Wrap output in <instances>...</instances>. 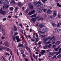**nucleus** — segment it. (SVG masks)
Instances as JSON below:
<instances>
[{"label":"nucleus","mask_w":61,"mask_h":61,"mask_svg":"<svg viewBox=\"0 0 61 61\" xmlns=\"http://www.w3.org/2000/svg\"><path fill=\"white\" fill-rule=\"evenodd\" d=\"M55 30L56 31H57L59 32V33H60V32H61V29H59V30L58 29H55Z\"/></svg>","instance_id":"13"},{"label":"nucleus","mask_w":61,"mask_h":61,"mask_svg":"<svg viewBox=\"0 0 61 61\" xmlns=\"http://www.w3.org/2000/svg\"><path fill=\"white\" fill-rule=\"evenodd\" d=\"M14 49L15 51H16V48H14Z\"/></svg>","instance_id":"64"},{"label":"nucleus","mask_w":61,"mask_h":61,"mask_svg":"<svg viewBox=\"0 0 61 61\" xmlns=\"http://www.w3.org/2000/svg\"><path fill=\"white\" fill-rule=\"evenodd\" d=\"M13 40L15 42V37H13Z\"/></svg>","instance_id":"50"},{"label":"nucleus","mask_w":61,"mask_h":61,"mask_svg":"<svg viewBox=\"0 0 61 61\" xmlns=\"http://www.w3.org/2000/svg\"><path fill=\"white\" fill-rule=\"evenodd\" d=\"M14 10V8L12 7H11L10 8V10L12 11V10Z\"/></svg>","instance_id":"36"},{"label":"nucleus","mask_w":61,"mask_h":61,"mask_svg":"<svg viewBox=\"0 0 61 61\" xmlns=\"http://www.w3.org/2000/svg\"><path fill=\"white\" fill-rule=\"evenodd\" d=\"M59 48H60V46H59L57 48L54 49V50L56 52H57V51H58V49Z\"/></svg>","instance_id":"6"},{"label":"nucleus","mask_w":61,"mask_h":61,"mask_svg":"<svg viewBox=\"0 0 61 61\" xmlns=\"http://www.w3.org/2000/svg\"><path fill=\"white\" fill-rule=\"evenodd\" d=\"M57 26H58V27H60V26L59 25V23L58 24Z\"/></svg>","instance_id":"62"},{"label":"nucleus","mask_w":61,"mask_h":61,"mask_svg":"<svg viewBox=\"0 0 61 61\" xmlns=\"http://www.w3.org/2000/svg\"><path fill=\"white\" fill-rule=\"evenodd\" d=\"M38 44L39 45H41V41H39L38 43Z\"/></svg>","instance_id":"47"},{"label":"nucleus","mask_w":61,"mask_h":61,"mask_svg":"<svg viewBox=\"0 0 61 61\" xmlns=\"http://www.w3.org/2000/svg\"><path fill=\"white\" fill-rule=\"evenodd\" d=\"M25 48L27 50H28V49L30 48H28V47H27V46H25Z\"/></svg>","instance_id":"42"},{"label":"nucleus","mask_w":61,"mask_h":61,"mask_svg":"<svg viewBox=\"0 0 61 61\" xmlns=\"http://www.w3.org/2000/svg\"><path fill=\"white\" fill-rule=\"evenodd\" d=\"M2 56L4 60V61H5V59L4 58V56Z\"/></svg>","instance_id":"51"},{"label":"nucleus","mask_w":61,"mask_h":61,"mask_svg":"<svg viewBox=\"0 0 61 61\" xmlns=\"http://www.w3.org/2000/svg\"><path fill=\"white\" fill-rule=\"evenodd\" d=\"M4 49V48L2 46H0V51H2L3 49Z\"/></svg>","instance_id":"23"},{"label":"nucleus","mask_w":61,"mask_h":61,"mask_svg":"<svg viewBox=\"0 0 61 61\" xmlns=\"http://www.w3.org/2000/svg\"><path fill=\"white\" fill-rule=\"evenodd\" d=\"M41 51V53L43 55L45 53H46V51L44 50H42Z\"/></svg>","instance_id":"9"},{"label":"nucleus","mask_w":61,"mask_h":61,"mask_svg":"<svg viewBox=\"0 0 61 61\" xmlns=\"http://www.w3.org/2000/svg\"><path fill=\"white\" fill-rule=\"evenodd\" d=\"M58 58H60V57H61V54H59L57 56Z\"/></svg>","instance_id":"35"},{"label":"nucleus","mask_w":61,"mask_h":61,"mask_svg":"<svg viewBox=\"0 0 61 61\" xmlns=\"http://www.w3.org/2000/svg\"><path fill=\"white\" fill-rule=\"evenodd\" d=\"M18 5L19 6H21L22 4L20 2H19L18 3Z\"/></svg>","instance_id":"29"},{"label":"nucleus","mask_w":61,"mask_h":61,"mask_svg":"<svg viewBox=\"0 0 61 61\" xmlns=\"http://www.w3.org/2000/svg\"><path fill=\"white\" fill-rule=\"evenodd\" d=\"M15 38L18 40L19 38V37L18 36H16L15 37Z\"/></svg>","instance_id":"41"},{"label":"nucleus","mask_w":61,"mask_h":61,"mask_svg":"<svg viewBox=\"0 0 61 61\" xmlns=\"http://www.w3.org/2000/svg\"><path fill=\"white\" fill-rule=\"evenodd\" d=\"M43 47V48L44 49H46V48H47L48 47V45H46L44 46Z\"/></svg>","instance_id":"12"},{"label":"nucleus","mask_w":61,"mask_h":61,"mask_svg":"<svg viewBox=\"0 0 61 61\" xmlns=\"http://www.w3.org/2000/svg\"><path fill=\"white\" fill-rule=\"evenodd\" d=\"M33 7H34L33 6L31 5H30L29 6V7L30 10H32V9H34Z\"/></svg>","instance_id":"4"},{"label":"nucleus","mask_w":61,"mask_h":61,"mask_svg":"<svg viewBox=\"0 0 61 61\" xmlns=\"http://www.w3.org/2000/svg\"><path fill=\"white\" fill-rule=\"evenodd\" d=\"M44 20V18L42 17H40L39 16V18L38 20V21H39V20Z\"/></svg>","instance_id":"24"},{"label":"nucleus","mask_w":61,"mask_h":61,"mask_svg":"<svg viewBox=\"0 0 61 61\" xmlns=\"http://www.w3.org/2000/svg\"><path fill=\"white\" fill-rule=\"evenodd\" d=\"M51 44H50L48 46V48H50L51 47Z\"/></svg>","instance_id":"45"},{"label":"nucleus","mask_w":61,"mask_h":61,"mask_svg":"<svg viewBox=\"0 0 61 61\" xmlns=\"http://www.w3.org/2000/svg\"><path fill=\"white\" fill-rule=\"evenodd\" d=\"M37 2V3H38V4H40V5H41V6H42V5H42V3L41 2Z\"/></svg>","instance_id":"31"},{"label":"nucleus","mask_w":61,"mask_h":61,"mask_svg":"<svg viewBox=\"0 0 61 61\" xmlns=\"http://www.w3.org/2000/svg\"><path fill=\"white\" fill-rule=\"evenodd\" d=\"M21 51V54H24V51H23V50H21L20 51Z\"/></svg>","instance_id":"33"},{"label":"nucleus","mask_w":61,"mask_h":61,"mask_svg":"<svg viewBox=\"0 0 61 61\" xmlns=\"http://www.w3.org/2000/svg\"><path fill=\"white\" fill-rule=\"evenodd\" d=\"M10 4H15V1L14 0H12L10 2Z\"/></svg>","instance_id":"18"},{"label":"nucleus","mask_w":61,"mask_h":61,"mask_svg":"<svg viewBox=\"0 0 61 61\" xmlns=\"http://www.w3.org/2000/svg\"><path fill=\"white\" fill-rule=\"evenodd\" d=\"M19 25H20V26H21V27L22 28H23V27L22 26V24H20Z\"/></svg>","instance_id":"52"},{"label":"nucleus","mask_w":61,"mask_h":61,"mask_svg":"<svg viewBox=\"0 0 61 61\" xmlns=\"http://www.w3.org/2000/svg\"><path fill=\"white\" fill-rule=\"evenodd\" d=\"M60 41H57L55 43V45H58L60 44Z\"/></svg>","instance_id":"16"},{"label":"nucleus","mask_w":61,"mask_h":61,"mask_svg":"<svg viewBox=\"0 0 61 61\" xmlns=\"http://www.w3.org/2000/svg\"><path fill=\"white\" fill-rule=\"evenodd\" d=\"M38 60H39V61H41V60H44V59H40V58H39L38 59Z\"/></svg>","instance_id":"44"},{"label":"nucleus","mask_w":61,"mask_h":61,"mask_svg":"<svg viewBox=\"0 0 61 61\" xmlns=\"http://www.w3.org/2000/svg\"><path fill=\"white\" fill-rule=\"evenodd\" d=\"M30 57L31 58L32 61H33V57H32V56L31 55H30Z\"/></svg>","instance_id":"43"},{"label":"nucleus","mask_w":61,"mask_h":61,"mask_svg":"<svg viewBox=\"0 0 61 61\" xmlns=\"http://www.w3.org/2000/svg\"><path fill=\"white\" fill-rule=\"evenodd\" d=\"M5 5L3 6V8L4 9H7L9 7V5H7V2H5L4 3Z\"/></svg>","instance_id":"1"},{"label":"nucleus","mask_w":61,"mask_h":61,"mask_svg":"<svg viewBox=\"0 0 61 61\" xmlns=\"http://www.w3.org/2000/svg\"><path fill=\"white\" fill-rule=\"evenodd\" d=\"M57 5L59 7H61V5H59V4L58 3H57Z\"/></svg>","instance_id":"34"},{"label":"nucleus","mask_w":61,"mask_h":61,"mask_svg":"<svg viewBox=\"0 0 61 61\" xmlns=\"http://www.w3.org/2000/svg\"><path fill=\"white\" fill-rule=\"evenodd\" d=\"M34 57L35 58V59H37V57H38V56H36V57L35 56Z\"/></svg>","instance_id":"49"},{"label":"nucleus","mask_w":61,"mask_h":61,"mask_svg":"<svg viewBox=\"0 0 61 61\" xmlns=\"http://www.w3.org/2000/svg\"><path fill=\"white\" fill-rule=\"evenodd\" d=\"M44 40L43 42L44 43V44H46V41L45 40Z\"/></svg>","instance_id":"46"},{"label":"nucleus","mask_w":61,"mask_h":61,"mask_svg":"<svg viewBox=\"0 0 61 61\" xmlns=\"http://www.w3.org/2000/svg\"><path fill=\"white\" fill-rule=\"evenodd\" d=\"M21 41V40L19 39H18L17 40V42H20Z\"/></svg>","instance_id":"39"},{"label":"nucleus","mask_w":61,"mask_h":61,"mask_svg":"<svg viewBox=\"0 0 61 61\" xmlns=\"http://www.w3.org/2000/svg\"><path fill=\"white\" fill-rule=\"evenodd\" d=\"M4 49H5V50H6V51H10V49L6 47L4 48Z\"/></svg>","instance_id":"11"},{"label":"nucleus","mask_w":61,"mask_h":61,"mask_svg":"<svg viewBox=\"0 0 61 61\" xmlns=\"http://www.w3.org/2000/svg\"><path fill=\"white\" fill-rule=\"evenodd\" d=\"M18 9V7H16V8L15 10V12H17V11Z\"/></svg>","instance_id":"37"},{"label":"nucleus","mask_w":61,"mask_h":61,"mask_svg":"<svg viewBox=\"0 0 61 61\" xmlns=\"http://www.w3.org/2000/svg\"><path fill=\"white\" fill-rule=\"evenodd\" d=\"M4 44H5V45L7 47L9 46V45H8V42L6 41L4 43Z\"/></svg>","instance_id":"7"},{"label":"nucleus","mask_w":61,"mask_h":61,"mask_svg":"<svg viewBox=\"0 0 61 61\" xmlns=\"http://www.w3.org/2000/svg\"><path fill=\"white\" fill-rule=\"evenodd\" d=\"M32 41H33V42H34L35 41V40H33L32 39H31Z\"/></svg>","instance_id":"60"},{"label":"nucleus","mask_w":61,"mask_h":61,"mask_svg":"<svg viewBox=\"0 0 61 61\" xmlns=\"http://www.w3.org/2000/svg\"><path fill=\"white\" fill-rule=\"evenodd\" d=\"M21 32L22 34H24V32H23V30H21Z\"/></svg>","instance_id":"53"},{"label":"nucleus","mask_w":61,"mask_h":61,"mask_svg":"<svg viewBox=\"0 0 61 61\" xmlns=\"http://www.w3.org/2000/svg\"><path fill=\"white\" fill-rule=\"evenodd\" d=\"M46 0H42V2H43V3H45V2H46Z\"/></svg>","instance_id":"56"},{"label":"nucleus","mask_w":61,"mask_h":61,"mask_svg":"<svg viewBox=\"0 0 61 61\" xmlns=\"http://www.w3.org/2000/svg\"><path fill=\"white\" fill-rule=\"evenodd\" d=\"M37 15L36 14H34L31 16L30 17H32V18L35 17H36V16Z\"/></svg>","instance_id":"20"},{"label":"nucleus","mask_w":61,"mask_h":61,"mask_svg":"<svg viewBox=\"0 0 61 61\" xmlns=\"http://www.w3.org/2000/svg\"><path fill=\"white\" fill-rule=\"evenodd\" d=\"M41 36L43 37H45L46 36H45V35H41Z\"/></svg>","instance_id":"57"},{"label":"nucleus","mask_w":61,"mask_h":61,"mask_svg":"<svg viewBox=\"0 0 61 61\" xmlns=\"http://www.w3.org/2000/svg\"><path fill=\"white\" fill-rule=\"evenodd\" d=\"M14 31H17V28L16 27L15 25H14Z\"/></svg>","instance_id":"21"},{"label":"nucleus","mask_w":61,"mask_h":61,"mask_svg":"<svg viewBox=\"0 0 61 61\" xmlns=\"http://www.w3.org/2000/svg\"><path fill=\"white\" fill-rule=\"evenodd\" d=\"M22 56L23 57H25V56H26V55H25V54H23Z\"/></svg>","instance_id":"40"},{"label":"nucleus","mask_w":61,"mask_h":61,"mask_svg":"<svg viewBox=\"0 0 61 61\" xmlns=\"http://www.w3.org/2000/svg\"><path fill=\"white\" fill-rule=\"evenodd\" d=\"M2 8H1L0 10V14H2V15H5V12L3 10H2Z\"/></svg>","instance_id":"2"},{"label":"nucleus","mask_w":61,"mask_h":61,"mask_svg":"<svg viewBox=\"0 0 61 61\" xmlns=\"http://www.w3.org/2000/svg\"><path fill=\"white\" fill-rule=\"evenodd\" d=\"M31 13H32V14H34L36 13V11H35V10H34L31 11Z\"/></svg>","instance_id":"26"},{"label":"nucleus","mask_w":61,"mask_h":61,"mask_svg":"<svg viewBox=\"0 0 61 61\" xmlns=\"http://www.w3.org/2000/svg\"><path fill=\"white\" fill-rule=\"evenodd\" d=\"M52 25L53 26H55V27H56L57 25V24H55V23L52 24Z\"/></svg>","instance_id":"22"},{"label":"nucleus","mask_w":61,"mask_h":61,"mask_svg":"<svg viewBox=\"0 0 61 61\" xmlns=\"http://www.w3.org/2000/svg\"><path fill=\"white\" fill-rule=\"evenodd\" d=\"M52 47L53 48H56V45H52Z\"/></svg>","instance_id":"30"},{"label":"nucleus","mask_w":61,"mask_h":61,"mask_svg":"<svg viewBox=\"0 0 61 61\" xmlns=\"http://www.w3.org/2000/svg\"><path fill=\"white\" fill-rule=\"evenodd\" d=\"M37 11L39 13H40L42 11V10L41 9L39 8L38 9Z\"/></svg>","instance_id":"14"},{"label":"nucleus","mask_w":61,"mask_h":61,"mask_svg":"<svg viewBox=\"0 0 61 61\" xmlns=\"http://www.w3.org/2000/svg\"><path fill=\"white\" fill-rule=\"evenodd\" d=\"M55 55V54H54V52L52 53H51V55L52 56H53Z\"/></svg>","instance_id":"61"},{"label":"nucleus","mask_w":61,"mask_h":61,"mask_svg":"<svg viewBox=\"0 0 61 61\" xmlns=\"http://www.w3.org/2000/svg\"><path fill=\"white\" fill-rule=\"evenodd\" d=\"M61 53L60 52H58L57 53H56V55H58L59 54H60Z\"/></svg>","instance_id":"48"},{"label":"nucleus","mask_w":61,"mask_h":61,"mask_svg":"<svg viewBox=\"0 0 61 61\" xmlns=\"http://www.w3.org/2000/svg\"><path fill=\"white\" fill-rule=\"evenodd\" d=\"M34 18L36 20V19H39V16H38V17H36L35 18Z\"/></svg>","instance_id":"32"},{"label":"nucleus","mask_w":61,"mask_h":61,"mask_svg":"<svg viewBox=\"0 0 61 61\" xmlns=\"http://www.w3.org/2000/svg\"><path fill=\"white\" fill-rule=\"evenodd\" d=\"M53 16L55 17L56 15V11H53Z\"/></svg>","instance_id":"8"},{"label":"nucleus","mask_w":61,"mask_h":61,"mask_svg":"<svg viewBox=\"0 0 61 61\" xmlns=\"http://www.w3.org/2000/svg\"><path fill=\"white\" fill-rule=\"evenodd\" d=\"M34 5L35 6H37V7H38L39 6H40V5L38 3H37L36 2L34 3Z\"/></svg>","instance_id":"3"},{"label":"nucleus","mask_w":61,"mask_h":61,"mask_svg":"<svg viewBox=\"0 0 61 61\" xmlns=\"http://www.w3.org/2000/svg\"><path fill=\"white\" fill-rule=\"evenodd\" d=\"M31 20L33 22H36V20L35 19V18H33L31 19Z\"/></svg>","instance_id":"25"},{"label":"nucleus","mask_w":61,"mask_h":61,"mask_svg":"<svg viewBox=\"0 0 61 61\" xmlns=\"http://www.w3.org/2000/svg\"><path fill=\"white\" fill-rule=\"evenodd\" d=\"M50 38H51V37H48L47 38H45V39H43V40H45L46 41L49 40L50 39Z\"/></svg>","instance_id":"10"},{"label":"nucleus","mask_w":61,"mask_h":61,"mask_svg":"<svg viewBox=\"0 0 61 61\" xmlns=\"http://www.w3.org/2000/svg\"><path fill=\"white\" fill-rule=\"evenodd\" d=\"M32 14L31 13V12H30L28 14V15H31Z\"/></svg>","instance_id":"38"},{"label":"nucleus","mask_w":61,"mask_h":61,"mask_svg":"<svg viewBox=\"0 0 61 61\" xmlns=\"http://www.w3.org/2000/svg\"><path fill=\"white\" fill-rule=\"evenodd\" d=\"M56 38H54L52 40V41H53L52 44H55V40H56Z\"/></svg>","instance_id":"15"},{"label":"nucleus","mask_w":61,"mask_h":61,"mask_svg":"<svg viewBox=\"0 0 61 61\" xmlns=\"http://www.w3.org/2000/svg\"><path fill=\"white\" fill-rule=\"evenodd\" d=\"M43 30L44 32H47V29L46 28H44L42 29Z\"/></svg>","instance_id":"17"},{"label":"nucleus","mask_w":61,"mask_h":61,"mask_svg":"<svg viewBox=\"0 0 61 61\" xmlns=\"http://www.w3.org/2000/svg\"><path fill=\"white\" fill-rule=\"evenodd\" d=\"M61 52V48H60L59 49V52Z\"/></svg>","instance_id":"55"},{"label":"nucleus","mask_w":61,"mask_h":61,"mask_svg":"<svg viewBox=\"0 0 61 61\" xmlns=\"http://www.w3.org/2000/svg\"><path fill=\"white\" fill-rule=\"evenodd\" d=\"M58 17L59 18H60L61 17V15H58Z\"/></svg>","instance_id":"58"},{"label":"nucleus","mask_w":61,"mask_h":61,"mask_svg":"<svg viewBox=\"0 0 61 61\" xmlns=\"http://www.w3.org/2000/svg\"><path fill=\"white\" fill-rule=\"evenodd\" d=\"M44 17H47V16H46V14H44Z\"/></svg>","instance_id":"54"},{"label":"nucleus","mask_w":61,"mask_h":61,"mask_svg":"<svg viewBox=\"0 0 61 61\" xmlns=\"http://www.w3.org/2000/svg\"><path fill=\"white\" fill-rule=\"evenodd\" d=\"M39 26L40 28H42L44 27V24H41L39 25Z\"/></svg>","instance_id":"19"},{"label":"nucleus","mask_w":61,"mask_h":61,"mask_svg":"<svg viewBox=\"0 0 61 61\" xmlns=\"http://www.w3.org/2000/svg\"><path fill=\"white\" fill-rule=\"evenodd\" d=\"M18 46L19 47H22L23 46V44H19L18 45Z\"/></svg>","instance_id":"27"},{"label":"nucleus","mask_w":61,"mask_h":61,"mask_svg":"<svg viewBox=\"0 0 61 61\" xmlns=\"http://www.w3.org/2000/svg\"><path fill=\"white\" fill-rule=\"evenodd\" d=\"M36 37H37V38H38V37H38V36L37 35V34H36Z\"/></svg>","instance_id":"63"},{"label":"nucleus","mask_w":61,"mask_h":61,"mask_svg":"<svg viewBox=\"0 0 61 61\" xmlns=\"http://www.w3.org/2000/svg\"><path fill=\"white\" fill-rule=\"evenodd\" d=\"M42 10H43V12L45 13H46V11H47V9H42Z\"/></svg>","instance_id":"28"},{"label":"nucleus","mask_w":61,"mask_h":61,"mask_svg":"<svg viewBox=\"0 0 61 61\" xmlns=\"http://www.w3.org/2000/svg\"><path fill=\"white\" fill-rule=\"evenodd\" d=\"M47 13L48 14H51V13H52V10L50 9H49L48 10V11L47 12Z\"/></svg>","instance_id":"5"},{"label":"nucleus","mask_w":61,"mask_h":61,"mask_svg":"<svg viewBox=\"0 0 61 61\" xmlns=\"http://www.w3.org/2000/svg\"><path fill=\"white\" fill-rule=\"evenodd\" d=\"M47 44H50V43H51V42L48 41V42H47Z\"/></svg>","instance_id":"59"}]
</instances>
